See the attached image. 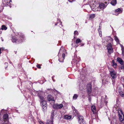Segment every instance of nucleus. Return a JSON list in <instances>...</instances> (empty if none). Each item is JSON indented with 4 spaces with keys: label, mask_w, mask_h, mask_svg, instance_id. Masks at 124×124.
Segmentation results:
<instances>
[{
    "label": "nucleus",
    "mask_w": 124,
    "mask_h": 124,
    "mask_svg": "<svg viewBox=\"0 0 124 124\" xmlns=\"http://www.w3.org/2000/svg\"><path fill=\"white\" fill-rule=\"evenodd\" d=\"M81 42V40L79 38H78L76 39V43L78 44V43Z\"/></svg>",
    "instance_id": "4be33fe9"
},
{
    "label": "nucleus",
    "mask_w": 124,
    "mask_h": 124,
    "mask_svg": "<svg viewBox=\"0 0 124 124\" xmlns=\"http://www.w3.org/2000/svg\"><path fill=\"white\" fill-rule=\"evenodd\" d=\"M53 107L54 108L59 109L63 107V105L62 104H56L54 105Z\"/></svg>",
    "instance_id": "1a4fd4ad"
},
{
    "label": "nucleus",
    "mask_w": 124,
    "mask_h": 124,
    "mask_svg": "<svg viewBox=\"0 0 124 124\" xmlns=\"http://www.w3.org/2000/svg\"><path fill=\"white\" fill-rule=\"evenodd\" d=\"M54 111L53 110L52 112L51 115V116L50 118L51 119H53L54 118Z\"/></svg>",
    "instance_id": "6ab92c4d"
},
{
    "label": "nucleus",
    "mask_w": 124,
    "mask_h": 124,
    "mask_svg": "<svg viewBox=\"0 0 124 124\" xmlns=\"http://www.w3.org/2000/svg\"><path fill=\"white\" fill-rule=\"evenodd\" d=\"M78 95L76 94H75L74 95L73 97V99L74 100H76L77 99L78 97Z\"/></svg>",
    "instance_id": "aec40b11"
},
{
    "label": "nucleus",
    "mask_w": 124,
    "mask_h": 124,
    "mask_svg": "<svg viewBox=\"0 0 124 124\" xmlns=\"http://www.w3.org/2000/svg\"><path fill=\"white\" fill-rule=\"evenodd\" d=\"M95 17V15L94 14H93L90 15V18L93 19Z\"/></svg>",
    "instance_id": "b1692460"
},
{
    "label": "nucleus",
    "mask_w": 124,
    "mask_h": 124,
    "mask_svg": "<svg viewBox=\"0 0 124 124\" xmlns=\"http://www.w3.org/2000/svg\"><path fill=\"white\" fill-rule=\"evenodd\" d=\"M110 73L113 79H115L116 78V72L113 70L112 69L111 70H109Z\"/></svg>",
    "instance_id": "0eeeda50"
},
{
    "label": "nucleus",
    "mask_w": 124,
    "mask_h": 124,
    "mask_svg": "<svg viewBox=\"0 0 124 124\" xmlns=\"http://www.w3.org/2000/svg\"><path fill=\"white\" fill-rule=\"evenodd\" d=\"M10 2H11V0H3V4L6 6H7Z\"/></svg>",
    "instance_id": "9d476101"
},
{
    "label": "nucleus",
    "mask_w": 124,
    "mask_h": 124,
    "mask_svg": "<svg viewBox=\"0 0 124 124\" xmlns=\"http://www.w3.org/2000/svg\"><path fill=\"white\" fill-rule=\"evenodd\" d=\"M50 122L49 123V124H53V119H51V121H49Z\"/></svg>",
    "instance_id": "c756f323"
},
{
    "label": "nucleus",
    "mask_w": 124,
    "mask_h": 124,
    "mask_svg": "<svg viewBox=\"0 0 124 124\" xmlns=\"http://www.w3.org/2000/svg\"><path fill=\"white\" fill-rule=\"evenodd\" d=\"M122 54L124 58V48H122Z\"/></svg>",
    "instance_id": "cd10ccee"
},
{
    "label": "nucleus",
    "mask_w": 124,
    "mask_h": 124,
    "mask_svg": "<svg viewBox=\"0 0 124 124\" xmlns=\"http://www.w3.org/2000/svg\"><path fill=\"white\" fill-rule=\"evenodd\" d=\"M5 64H7V63H5Z\"/></svg>",
    "instance_id": "a18cd8bd"
},
{
    "label": "nucleus",
    "mask_w": 124,
    "mask_h": 124,
    "mask_svg": "<svg viewBox=\"0 0 124 124\" xmlns=\"http://www.w3.org/2000/svg\"><path fill=\"white\" fill-rule=\"evenodd\" d=\"M123 85V87L124 88V85Z\"/></svg>",
    "instance_id": "49530a36"
},
{
    "label": "nucleus",
    "mask_w": 124,
    "mask_h": 124,
    "mask_svg": "<svg viewBox=\"0 0 124 124\" xmlns=\"http://www.w3.org/2000/svg\"><path fill=\"white\" fill-rule=\"evenodd\" d=\"M39 124H44L41 121H39Z\"/></svg>",
    "instance_id": "e433bc0d"
},
{
    "label": "nucleus",
    "mask_w": 124,
    "mask_h": 124,
    "mask_svg": "<svg viewBox=\"0 0 124 124\" xmlns=\"http://www.w3.org/2000/svg\"><path fill=\"white\" fill-rule=\"evenodd\" d=\"M75 109V110H74L73 111V112L74 113H76L77 114L78 113V112L77 111L76 109H75V108H74Z\"/></svg>",
    "instance_id": "2f4dec72"
},
{
    "label": "nucleus",
    "mask_w": 124,
    "mask_h": 124,
    "mask_svg": "<svg viewBox=\"0 0 124 124\" xmlns=\"http://www.w3.org/2000/svg\"><path fill=\"white\" fill-rule=\"evenodd\" d=\"M71 118L72 116H68L67 115H65L64 116V119L67 120L70 119Z\"/></svg>",
    "instance_id": "4468645a"
},
{
    "label": "nucleus",
    "mask_w": 124,
    "mask_h": 124,
    "mask_svg": "<svg viewBox=\"0 0 124 124\" xmlns=\"http://www.w3.org/2000/svg\"><path fill=\"white\" fill-rule=\"evenodd\" d=\"M3 121H2V123L3 124H11L8 121V117L7 114H5L3 116Z\"/></svg>",
    "instance_id": "f257e3e1"
},
{
    "label": "nucleus",
    "mask_w": 124,
    "mask_h": 124,
    "mask_svg": "<svg viewBox=\"0 0 124 124\" xmlns=\"http://www.w3.org/2000/svg\"><path fill=\"white\" fill-rule=\"evenodd\" d=\"M12 41L13 42H16V39H14Z\"/></svg>",
    "instance_id": "4c0bfd02"
},
{
    "label": "nucleus",
    "mask_w": 124,
    "mask_h": 124,
    "mask_svg": "<svg viewBox=\"0 0 124 124\" xmlns=\"http://www.w3.org/2000/svg\"><path fill=\"white\" fill-rule=\"evenodd\" d=\"M50 122L49 121V120H47V122H46V124H49V123Z\"/></svg>",
    "instance_id": "f704fd0d"
},
{
    "label": "nucleus",
    "mask_w": 124,
    "mask_h": 124,
    "mask_svg": "<svg viewBox=\"0 0 124 124\" xmlns=\"http://www.w3.org/2000/svg\"><path fill=\"white\" fill-rule=\"evenodd\" d=\"M112 62L113 64H114L115 63L114 60H112Z\"/></svg>",
    "instance_id": "58836bf2"
},
{
    "label": "nucleus",
    "mask_w": 124,
    "mask_h": 124,
    "mask_svg": "<svg viewBox=\"0 0 124 124\" xmlns=\"http://www.w3.org/2000/svg\"><path fill=\"white\" fill-rule=\"evenodd\" d=\"M74 34L75 35H78V31H75L74 32Z\"/></svg>",
    "instance_id": "c85d7f7f"
},
{
    "label": "nucleus",
    "mask_w": 124,
    "mask_h": 124,
    "mask_svg": "<svg viewBox=\"0 0 124 124\" xmlns=\"http://www.w3.org/2000/svg\"><path fill=\"white\" fill-rule=\"evenodd\" d=\"M115 39L117 42H119V40L117 37L116 36H115Z\"/></svg>",
    "instance_id": "393cba45"
},
{
    "label": "nucleus",
    "mask_w": 124,
    "mask_h": 124,
    "mask_svg": "<svg viewBox=\"0 0 124 124\" xmlns=\"http://www.w3.org/2000/svg\"><path fill=\"white\" fill-rule=\"evenodd\" d=\"M1 49L3 50L5 48L4 47H2L1 48Z\"/></svg>",
    "instance_id": "ea45409f"
},
{
    "label": "nucleus",
    "mask_w": 124,
    "mask_h": 124,
    "mask_svg": "<svg viewBox=\"0 0 124 124\" xmlns=\"http://www.w3.org/2000/svg\"><path fill=\"white\" fill-rule=\"evenodd\" d=\"M107 49L108 52L110 54L113 52V49L112 45L111 43L108 44L107 45Z\"/></svg>",
    "instance_id": "6e6552de"
},
{
    "label": "nucleus",
    "mask_w": 124,
    "mask_h": 124,
    "mask_svg": "<svg viewBox=\"0 0 124 124\" xmlns=\"http://www.w3.org/2000/svg\"><path fill=\"white\" fill-rule=\"evenodd\" d=\"M98 31L99 33V35L100 37H101L102 36V33L101 32V30L100 29H99L98 30Z\"/></svg>",
    "instance_id": "a878e982"
},
{
    "label": "nucleus",
    "mask_w": 124,
    "mask_h": 124,
    "mask_svg": "<svg viewBox=\"0 0 124 124\" xmlns=\"http://www.w3.org/2000/svg\"><path fill=\"white\" fill-rule=\"evenodd\" d=\"M65 54H62V57H63V59L65 57ZM64 59H63V60Z\"/></svg>",
    "instance_id": "72a5a7b5"
},
{
    "label": "nucleus",
    "mask_w": 124,
    "mask_h": 124,
    "mask_svg": "<svg viewBox=\"0 0 124 124\" xmlns=\"http://www.w3.org/2000/svg\"><path fill=\"white\" fill-rule=\"evenodd\" d=\"M20 37V39H21V40H23L24 39L23 36L22 34H21V35Z\"/></svg>",
    "instance_id": "bb28decb"
},
{
    "label": "nucleus",
    "mask_w": 124,
    "mask_h": 124,
    "mask_svg": "<svg viewBox=\"0 0 124 124\" xmlns=\"http://www.w3.org/2000/svg\"><path fill=\"white\" fill-rule=\"evenodd\" d=\"M86 91L87 93H91L92 91V87L91 83H90L88 84L87 85Z\"/></svg>",
    "instance_id": "20e7f679"
},
{
    "label": "nucleus",
    "mask_w": 124,
    "mask_h": 124,
    "mask_svg": "<svg viewBox=\"0 0 124 124\" xmlns=\"http://www.w3.org/2000/svg\"><path fill=\"white\" fill-rule=\"evenodd\" d=\"M110 3L112 5L115 6L117 3L116 0H112Z\"/></svg>",
    "instance_id": "ddd939ff"
},
{
    "label": "nucleus",
    "mask_w": 124,
    "mask_h": 124,
    "mask_svg": "<svg viewBox=\"0 0 124 124\" xmlns=\"http://www.w3.org/2000/svg\"><path fill=\"white\" fill-rule=\"evenodd\" d=\"M47 100L49 101H54V98L51 95H48L47 97Z\"/></svg>",
    "instance_id": "f8f14e48"
},
{
    "label": "nucleus",
    "mask_w": 124,
    "mask_h": 124,
    "mask_svg": "<svg viewBox=\"0 0 124 124\" xmlns=\"http://www.w3.org/2000/svg\"><path fill=\"white\" fill-rule=\"evenodd\" d=\"M120 95L122 97H124V94L123 92L122 91L120 92H119Z\"/></svg>",
    "instance_id": "5701e85b"
},
{
    "label": "nucleus",
    "mask_w": 124,
    "mask_h": 124,
    "mask_svg": "<svg viewBox=\"0 0 124 124\" xmlns=\"http://www.w3.org/2000/svg\"><path fill=\"white\" fill-rule=\"evenodd\" d=\"M2 41H3L4 40L2 39Z\"/></svg>",
    "instance_id": "37998d69"
},
{
    "label": "nucleus",
    "mask_w": 124,
    "mask_h": 124,
    "mask_svg": "<svg viewBox=\"0 0 124 124\" xmlns=\"http://www.w3.org/2000/svg\"><path fill=\"white\" fill-rule=\"evenodd\" d=\"M37 68L39 69H40L41 67H40V65L39 64H38L37 65Z\"/></svg>",
    "instance_id": "473e14b6"
},
{
    "label": "nucleus",
    "mask_w": 124,
    "mask_h": 124,
    "mask_svg": "<svg viewBox=\"0 0 124 124\" xmlns=\"http://www.w3.org/2000/svg\"><path fill=\"white\" fill-rule=\"evenodd\" d=\"M91 93H87V97L88 99V100L90 102L91 101V98L90 97L91 95Z\"/></svg>",
    "instance_id": "a211bd4d"
},
{
    "label": "nucleus",
    "mask_w": 124,
    "mask_h": 124,
    "mask_svg": "<svg viewBox=\"0 0 124 124\" xmlns=\"http://www.w3.org/2000/svg\"><path fill=\"white\" fill-rule=\"evenodd\" d=\"M40 104L43 108V111H45L46 110L47 108V104L46 102L45 101L41 102Z\"/></svg>",
    "instance_id": "39448f33"
},
{
    "label": "nucleus",
    "mask_w": 124,
    "mask_h": 124,
    "mask_svg": "<svg viewBox=\"0 0 124 124\" xmlns=\"http://www.w3.org/2000/svg\"><path fill=\"white\" fill-rule=\"evenodd\" d=\"M122 66H121V69L122 70L124 69V64L122 65Z\"/></svg>",
    "instance_id": "7c9ffc66"
},
{
    "label": "nucleus",
    "mask_w": 124,
    "mask_h": 124,
    "mask_svg": "<svg viewBox=\"0 0 124 124\" xmlns=\"http://www.w3.org/2000/svg\"><path fill=\"white\" fill-rule=\"evenodd\" d=\"M116 60L121 65H123L124 64V61L121 58L119 57H117Z\"/></svg>",
    "instance_id": "9b49d317"
},
{
    "label": "nucleus",
    "mask_w": 124,
    "mask_h": 124,
    "mask_svg": "<svg viewBox=\"0 0 124 124\" xmlns=\"http://www.w3.org/2000/svg\"><path fill=\"white\" fill-rule=\"evenodd\" d=\"M58 55H59V54H58Z\"/></svg>",
    "instance_id": "de8ad7c7"
},
{
    "label": "nucleus",
    "mask_w": 124,
    "mask_h": 124,
    "mask_svg": "<svg viewBox=\"0 0 124 124\" xmlns=\"http://www.w3.org/2000/svg\"><path fill=\"white\" fill-rule=\"evenodd\" d=\"M57 25V23H56V24H55V25Z\"/></svg>",
    "instance_id": "c03bdc74"
},
{
    "label": "nucleus",
    "mask_w": 124,
    "mask_h": 124,
    "mask_svg": "<svg viewBox=\"0 0 124 124\" xmlns=\"http://www.w3.org/2000/svg\"><path fill=\"white\" fill-rule=\"evenodd\" d=\"M1 48H0V54H1Z\"/></svg>",
    "instance_id": "79ce46f5"
},
{
    "label": "nucleus",
    "mask_w": 124,
    "mask_h": 124,
    "mask_svg": "<svg viewBox=\"0 0 124 124\" xmlns=\"http://www.w3.org/2000/svg\"><path fill=\"white\" fill-rule=\"evenodd\" d=\"M59 61L60 62H62L63 61V60H62V61H60V59H59Z\"/></svg>",
    "instance_id": "a19ab883"
},
{
    "label": "nucleus",
    "mask_w": 124,
    "mask_h": 124,
    "mask_svg": "<svg viewBox=\"0 0 124 124\" xmlns=\"http://www.w3.org/2000/svg\"><path fill=\"white\" fill-rule=\"evenodd\" d=\"M78 122L80 124H85V122L84 120L83 117L82 116H78Z\"/></svg>",
    "instance_id": "423d86ee"
},
{
    "label": "nucleus",
    "mask_w": 124,
    "mask_h": 124,
    "mask_svg": "<svg viewBox=\"0 0 124 124\" xmlns=\"http://www.w3.org/2000/svg\"><path fill=\"white\" fill-rule=\"evenodd\" d=\"M92 110L93 112V113H95V111L96 110V108L95 106L93 105L91 107Z\"/></svg>",
    "instance_id": "f3484780"
},
{
    "label": "nucleus",
    "mask_w": 124,
    "mask_h": 124,
    "mask_svg": "<svg viewBox=\"0 0 124 124\" xmlns=\"http://www.w3.org/2000/svg\"><path fill=\"white\" fill-rule=\"evenodd\" d=\"M38 96L40 99V102L45 101L44 98L42 96H40L39 95Z\"/></svg>",
    "instance_id": "dca6fc26"
},
{
    "label": "nucleus",
    "mask_w": 124,
    "mask_h": 124,
    "mask_svg": "<svg viewBox=\"0 0 124 124\" xmlns=\"http://www.w3.org/2000/svg\"><path fill=\"white\" fill-rule=\"evenodd\" d=\"M119 115V119L120 121L123 123H124V115L121 110L118 111Z\"/></svg>",
    "instance_id": "7ed1b4c3"
},
{
    "label": "nucleus",
    "mask_w": 124,
    "mask_h": 124,
    "mask_svg": "<svg viewBox=\"0 0 124 124\" xmlns=\"http://www.w3.org/2000/svg\"><path fill=\"white\" fill-rule=\"evenodd\" d=\"M104 7L105 5L102 3H100L99 4V7L101 9H104Z\"/></svg>",
    "instance_id": "2eb2a0df"
},
{
    "label": "nucleus",
    "mask_w": 124,
    "mask_h": 124,
    "mask_svg": "<svg viewBox=\"0 0 124 124\" xmlns=\"http://www.w3.org/2000/svg\"><path fill=\"white\" fill-rule=\"evenodd\" d=\"M112 65H113V66H117V64L115 62L114 64H113Z\"/></svg>",
    "instance_id": "c9c22d12"
},
{
    "label": "nucleus",
    "mask_w": 124,
    "mask_h": 124,
    "mask_svg": "<svg viewBox=\"0 0 124 124\" xmlns=\"http://www.w3.org/2000/svg\"><path fill=\"white\" fill-rule=\"evenodd\" d=\"M122 9L118 8L115 9L114 11H113L112 13L113 15L117 16L119 14L122 13Z\"/></svg>",
    "instance_id": "f03ea898"
},
{
    "label": "nucleus",
    "mask_w": 124,
    "mask_h": 124,
    "mask_svg": "<svg viewBox=\"0 0 124 124\" xmlns=\"http://www.w3.org/2000/svg\"><path fill=\"white\" fill-rule=\"evenodd\" d=\"M2 28H1V29L2 30H6L7 29V28L4 25H2Z\"/></svg>",
    "instance_id": "412c9836"
}]
</instances>
